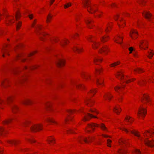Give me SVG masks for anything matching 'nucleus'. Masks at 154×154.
I'll use <instances>...</instances> for the list:
<instances>
[{
	"label": "nucleus",
	"instance_id": "nucleus-1",
	"mask_svg": "<svg viewBox=\"0 0 154 154\" xmlns=\"http://www.w3.org/2000/svg\"><path fill=\"white\" fill-rule=\"evenodd\" d=\"M95 127H100L102 130L108 131L107 128L102 123L101 125H99L97 124L92 123L88 125V127L86 128L87 131L88 132L90 131L88 129V128H91L93 130H94V128Z\"/></svg>",
	"mask_w": 154,
	"mask_h": 154
},
{
	"label": "nucleus",
	"instance_id": "nucleus-2",
	"mask_svg": "<svg viewBox=\"0 0 154 154\" xmlns=\"http://www.w3.org/2000/svg\"><path fill=\"white\" fill-rule=\"evenodd\" d=\"M84 6L87 8L88 11L90 13H93L96 11V10L90 5L89 0H84L83 2Z\"/></svg>",
	"mask_w": 154,
	"mask_h": 154
},
{
	"label": "nucleus",
	"instance_id": "nucleus-3",
	"mask_svg": "<svg viewBox=\"0 0 154 154\" xmlns=\"http://www.w3.org/2000/svg\"><path fill=\"white\" fill-rule=\"evenodd\" d=\"M15 18L16 20L18 21L16 23V29L18 30L19 29L21 26V22L18 21V20L21 17V15L19 12H17L16 13Z\"/></svg>",
	"mask_w": 154,
	"mask_h": 154
},
{
	"label": "nucleus",
	"instance_id": "nucleus-4",
	"mask_svg": "<svg viewBox=\"0 0 154 154\" xmlns=\"http://www.w3.org/2000/svg\"><path fill=\"white\" fill-rule=\"evenodd\" d=\"M42 125H32L31 128V130L33 132H36L42 130Z\"/></svg>",
	"mask_w": 154,
	"mask_h": 154
},
{
	"label": "nucleus",
	"instance_id": "nucleus-5",
	"mask_svg": "<svg viewBox=\"0 0 154 154\" xmlns=\"http://www.w3.org/2000/svg\"><path fill=\"white\" fill-rule=\"evenodd\" d=\"M123 72L122 71L120 72H117V73L116 74V76L120 77L121 79L123 78L125 80V82L126 83H128L129 82H131V80H127V79L128 78V76H126V77H124L123 75Z\"/></svg>",
	"mask_w": 154,
	"mask_h": 154
},
{
	"label": "nucleus",
	"instance_id": "nucleus-6",
	"mask_svg": "<svg viewBox=\"0 0 154 154\" xmlns=\"http://www.w3.org/2000/svg\"><path fill=\"white\" fill-rule=\"evenodd\" d=\"M137 113L138 116L144 117L146 114V110L144 108L140 107L138 110Z\"/></svg>",
	"mask_w": 154,
	"mask_h": 154
},
{
	"label": "nucleus",
	"instance_id": "nucleus-7",
	"mask_svg": "<svg viewBox=\"0 0 154 154\" xmlns=\"http://www.w3.org/2000/svg\"><path fill=\"white\" fill-rule=\"evenodd\" d=\"M93 139V137H89L88 138L82 137L79 138V141L81 143H82V141H84L86 143H88L91 141Z\"/></svg>",
	"mask_w": 154,
	"mask_h": 154
},
{
	"label": "nucleus",
	"instance_id": "nucleus-8",
	"mask_svg": "<svg viewBox=\"0 0 154 154\" xmlns=\"http://www.w3.org/2000/svg\"><path fill=\"white\" fill-rule=\"evenodd\" d=\"M121 129L123 131H125L126 133H128L129 132H130L131 133L134 134L135 136L138 137H140V135L138 134V132L135 131H133L130 130H128L124 127H122Z\"/></svg>",
	"mask_w": 154,
	"mask_h": 154
},
{
	"label": "nucleus",
	"instance_id": "nucleus-9",
	"mask_svg": "<svg viewBox=\"0 0 154 154\" xmlns=\"http://www.w3.org/2000/svg\"><path fill=\"white\" fill-rule=\"evenodd\" d=\"M91 118H97L96 116H94L92 114L88 113L84 116L83 120L84 121H85L88 120Z\"/></svg>",
	"mask_w": 154,
	"mask_h": 154
},
{
	"label": "nucleus",
	"instance_id": "nucleus-10",
	"mask_svg": "<svg viewBox=\"0 0 154 154\" xmlns=\"http://www.w3.org/2000/svg\"><path fill=\"white\" fill-rule=\"evenodd\" d=\"M103 80L102 78H96V83L97 85H99L103 86L104 85L103 83Z\"/></svg>",
	"mask_w": 154,
	"mask_h": 154
},
{
	"label": "nucleus",
	"instance_id": "nucleus-11",
	"mask_svg": "<svg viewBox=\"0 0 154 154\" xmlns=\"http://www.w3.org/2000/svg\"><path fill=\"white\" fill-rule=\"evenodd\" d=\"M143 16L146 19H149L152 16V14L148 11H145L143 13Z\"/></svg>",
	"mask_w": 154,
	"mask_h": 154
},
{
	"label": "nucleus",
	"instance_id": "nucleus-12",
	"mask_svg": "<svg viewBox=\"0 0 154 154\" xmlns=\"http://www.w3.org/2000/svg\"><path fill=\"white\" fill-rule=\"evenodd\" d=\"M145 144L150 147H152L154 146V141H151L148 140H145Z\"/></svg>",
	"mask_w": 154,
	"mask_h": 154
},
{
	"label": "nucleus",
	"instance_id": "nucleus-13",
	"mask_svg": "<svg viewBox=\"0 0 154 154\" xmlns=\"http://www.w3.org/2000/svg\"><path fill=\"white\" fill-rule=\"evenodd\" d=\"M108 51V48L106 47L103 46L100 49L99 52L100 53H102V52H103L106 54V52Z\"/></svg>",
	"mask_w": 154,
	"mask_h": 154
},
{
	"label": "nucleus",
	"instance_id": "nucleus-14",
	"mask_svg": "<svg viewBox=\"0 0 154 154\" xmlns=\"http://www.w3.org/2000/svg\"><path fill=\"white\" fill-rule=\"evenodd\" d=\"M141 100L143 102H144L145 101L149 102L150 101V100L147 95L144 94L143 95V97L142 98Z\"/></svg>",
	"mask_w": 154,
	"mask_h": 154
},
{
	"label": "nucleus",
	"instance_id": "nucleus-15",
	"mask_svg": "<svg viewBox=\"0 0 154 154\" xmlns=\"http://www.w3.org/2000/svg\"><path fill=\"white\" fill-rule=\"evenodd\" d=\"M92 21L93 20L91 19H88L85 20V23L89 28H91V26H93V25L91 23Z\"/></svg>",
	"mask_w": 154,
	"mask_h": 154
},
{
	"label": "nucleus",
	"instance_id": "nucleus-16",
	"mask_svg": "<svg viewBox=\"0 0 154 154\" xmlns=\"http://www.w3.org/2000/svg\"><path fill=\"white\" fill-rule=\"evenodd\" d=\"M64 60H62L59 59L56 63L57 66L58 67H60L64 65Z\"/></svg>",
	"mask_w": 154,
	"mask_h": 154
},
{
	"label": "nucleus",
	"instance_id": "nucleus-17",
	"mask_svg": "<svg viewBox=\"0 0 154 154\" xmlns=\"http://www.w3.org/2000/svg\"><path fill=\"white\" fill-rule=\"evenodd\" d=\"M138 35V33L137 31L135 30H131V35L132 37L137 38V35Z\"/></svg>",
	"mask_w": 154,
	"mask_h": 154
},
{
	"label": "nucleus",
	"instance_id": "nucleus-18",
	"mask_svg": "<svg viewBox=\"0 0 154 154\" xmlns=\"http://www.w3.org/2000/svg\"><path fill=\"white\" fill-rule=\"evenodd\" d=\"M154 129H152L150 130L147 131L145 133V135L147 136L149 135H154Z\"/></svg>",
	"mask_w": 154,
	"mask_h": 154
},
{
	"label": "nucleus",
	"instance_id": "nucleus-19",
	"mask_svg": "<svg viewBox=\"0 0 154 154\" xmlns=\"http://www.w3.org/2000/svg\"><path fill=\"white\" fill-rule=\"evenodd\" d=\"M7 131L3 127L0 126V136H3L4 134L6 133Z\"/></svg>",
	"mask_w": 154,
	"mask_h": 154
},
{
	"label": "nucleus",
	"instance_id": "nucleus-20",
	"mask_svg": "<svg viewBox=\"0 0 154 154\" xmlns=\"http://www.w3.org/2000/svg\"><path fill=\"white\" fill-rule=\"evenodd\" d=\"M11 108L13 112L14 113L16 112V111L18 109L17 106L15 105H13L11 106Z\"/></svg>",
	"mask_w": 154,
	"mask_h": 154
},
{
	"label": "nucleus",
	"instance_id": "nucleus-21",
	"mask_svg": "<svg viewBox=\"0 0 154 154\" xmlns=\"http://www.w3.org/2000/svg\"><path fill=\"white\" fill-rule=\"evenodd\" d=\"M112 97V96L109 93L106 94L104 96L105 99H108V100H110Z\"/></svg>",
	"mask_w": 154,
	"mask_h": 154
},
{
	"label": "nucleus",
	"instance_id": "nucleus-22",
	"mask_svg": "<svg viewBox=\"0 0 154 154\" xmlns=\"http://www.w3.org/2000/svg\"><path fill=\"white\" fill-rule=\"evenodd\" d=\"M113 111L116 113L118 114L120 113L121 109L120 107H115L113 108Z\"/></svg>",
	"mask_w": 154,
	"mask_h": 154
},
{
	"label": "nucleus",
	"instance_id": "nucleus-23",
	"mask_svg": "<svg viewBox=\"0 0 154 154\" xmlns=\"http://www.w3.org/2000/svg\"><path fill=\"white\" fill-rule=\"evenodd\" d=\"M17 58L20 59L23 62H24L26 60V58L23 57V55L22 54H17Z\"/></svg>",
	"mask_w": 154,
	"mask_h": 154
},
{
	"label": "nucleus",
	"instance_id": "nucleus-24",
	"mask_svg": "<svg viewBox=\"0 0 154 154\" xmlns=\"http://www.w3.org/2000/svg\"><path fill=\"white\" fill-rule=\"evenodd\" d=\"M13 119H6L5 120H4L2 121L3 123L5 125H8L9 123H10V122H11V121H12V120Z\"/></svg>",
	"mask_w": 154,
	"mask_h": 154
},
{
	"label": "nucleus",
	"instance_id": "nucleus-25",
	"mask_svg": "<svg viewBox=\"0 0 154 154\" xmlns=\"http://www.w3.org/2000/svg\"><path fill=\"white\" fill-rule=\"evenodd\" d=\"M32 103V101L26 99L23 100L22 103L25 105H28Z\"/></svg>",
	"mask_w": 154,
	"mask_h": 154
},
{
	"label": "nucleus",
	"instance_id": "nucleus-26",
	"mask_svg": "<svg viewBox=\"0 0 154 154\" xmlns=\"http://www.w3.org/2000/svg\"><path fill=\"white\" fill-rule=\"evenodd\" d=\"M100 42H94L93 46L94 48H97L98 46L100 45Z\"/></svg>",
	"mask_w": 154,
	"mask_h": 154
},
{
	"label": "nucleus",
	"instance_id": "nucleus-27",
	"mask_svg": "<svg viewBox=\"0 0 154 154\" xmlns=\"http://www.w3.org/2000/svg\"><path fill=\"white\" fill-rule=\"evenodd\" d=\"M35 28L36 29L35 32L37 34H40V30L41 29V27L39 25H38L35 27Z\"/></svg>",
	"mask_w": 154,
	"mask_h": 154
},
{
	"label": "nucleus",
	"instance_id": "nucleus-28",
	"mask_svg": "<svg viewBox=\"0 0 154 154\" xmlns=\"http://www.w3.org/2000/svg\"><path fill=\"white\" fill-rule=\"evenodd\" d=\"M73 50L74 52L77 51L78 53H79L80 52L82 51V49L76 47H75L73 48Z\"/></svg>",
	"mask_w": 154,
	"mask_h": 154
},
{
	"label": "nucleus",
	"instance_id": "nucleus-29",
	"mask_svg": "<svg viewBox=\"0 0 154 154\" xmlns=\"http://www.w3.org/2000/svg\"><path fill=\"white\" fill-rule=\"evenodd\" d=\"M134 72H137L138 73L143 72L144 71L142 69L139 68H137V69H134Z\"/></svg>",
	"mask_w": 154,
	"mask_h": 154
},
{
	"label": "nucleus",
	"instance_id": "nucleus-30",
	"mask_svg": "<svg viewBox=\"0 0 154 154\" xmlns=\"http://www.w3.org/2000/svg\"><path fill=\"white\" fill-rule=\"evenodd\" d=\"M13 17L11 18H7V20H6V23H14V21H13L12 20V19Z\"/></svg>",
	"mask_w": 154,
	"mask_h": 154
},
{
	"label": "nucleus",
	"instance_id": "nucleus-31",
	"mask_svg": "<svg viewBox=\"0 0 154 154\" xmlns=\"http://www.w3.org/2000/svg\"><path fill=\"white\" fill-rule=\"evenodd\" d=\"M74 84L76 85L77 88L79 89H80L81 88H84L85 87L84 85H82V84H77L75 83H74Z\"/></svg>",
	"mask_w": 154,
	"mask_h": 154
},
{
	"label": "nucleus",
	"instance_id": "nucleus-32",
	"mask_svg": "<svg viewBox=\"0 0 154 154\" xmlns=\"http://www.w3.org/2000/svg\"><path fill=\"white\" fill-rule=\"evenodd\" d=\"M119 154H125L126 151L125 149H119L118 152Z\"/></svg>",
	"mask_w": 154,
	"mask_h": 154
},
{
	"label": "nucleus",
	"instance_id": "nucleus-33",
	"mask_svg": "<svg viewBox=\"0 0 154 154\" xmlns=\"http://www.w3.org/2000/svg\"><path fill=\"white\" fill-rule=\"evenodd\" d=\"M120 63V61H117L116 62H114L110 65V66L111 67H114L117 65L119 64Z\"/></svg>",
	"mask_w": 154,
	"mask_h": 154
},
{
	"label": "nucleus",
	"instance_id": "nucleus-34",
	"mask_svg": "<svg viewBox=\"0 0 154 154\" xmlns=\"http://www.w3.org/2000/svg\"><path fill=\"white\" fill-rule=\"evenodd\" d=\"M18 141L10 140L8 141V143L11 144L16 145L18 143Z\"/></svg>",
	"mask_w": 154,
	"mask_h": 154
},
{
	"label": "nucleus",
	"instance_id": "nucleus-35",
	"mask_svg": "<svg viewBox=\"0 0 154 154\" xmlns=\"http://www.w3.org/2000/svg\"><path fill=\"white\" fill-rule=\"evenodd\" d=\"M102 61V59H98L96 58H94V61L95 64H97V62H101Z\"/></svg>",
	"mask_w": 154,
	"mask_h": 154
},
{
	"label": "nucleus",
	"instance_id": "nucleus-36",
	"mask_svg": "<svg viewBox=\"0 0 154 154\" xmlns=\"http://www.w3.org/2000/svg\"><path fill=\"white\" fill-rule=\"evenodd\" d=\"M148 53L149 54V55L147 56L149 58H151L153 55L154 54V53L152 52V51H148Z\"/></svg>",
	"mask_w": 154,
	"mask_h": 154
},
{
	"label": "nucleus",
	"instance_id": "nucleus-37",
	"mask_svg": "<svg viewBox=\"0 0 154 154\" xmlns=\"http://www.w3.org/2000/svg\"><path fill=\"white\" fill-rule=\"evenodd\" d=\"M93 101L91 100L90 98H87L85 100V102L86 104H88L90 103H92Z\"/></svg>",
	"mask_w": 154,
	"mask_h": 154
},
{
	"label": "nucleus",
	"instance_id": "nucleus-38",
	"mask_svg": "<svg viewBox=\"0 0 154 154\" xmlns=\"http://www.w3.org/2000/svg\"><path fill=\"white\" fill-rule=\"evenodd\" d=\"M36 68V66H32V67H29L28 68L26 66H25L24 67V69H28V70L32 69H35Z\"/></svg>",
	"mask_w": 154,
	"mask_h": 154
},
{
	"label": "nucleus",
	"instance_id": "nucleus-39",
	"mask_svg": "<svg viewBox=\"0 0 154 154\" xmlns=\"http://www.w3.org/2000/svg\"><path fill=\"white\" fill-rule=\"evenodd\" d=\"M52 16L49 14L47 17V22H49L50 20L52 18Z\"/></svg>",
	"mask_w": 154,
	"mask_h": 154
},
{
	"label": "nucleus",
	"instance_id": "nucleus-40",
	"mask_svg": "<svg viewBox=\"0 0 154 154\" xmlns=\"http://www.w3.org/2000/svg\"><path fill=\"white\" fill-rule=\"evenodd\" d=\"M71 5V3L70 2L64 5V8H67Z\"/></svg>",
	"mask_w": 154,
	"mask_h": 154
},
{
	"label": "nucleus",
	"instance_id": "nucleus-41",
	"mask_svg": "<svg viewBox=\"0 0 154 154\" xmlns=\"http://www.w3.org/2000/svg\"><path fill=\"white\" fill-rule=\"evenodd\" d=\"M144 81L143 80L141 81H138V84L140 86H141L144 85Z\"/></svg>",
	"mask_w": 154,
	"mask_h": 154
},
{
	"label": "nucleus",
	"instance_id": "nucleus-42",
	"mask_svg": "<svg viewBox=\"0 0 154 154\" xmlns=\"http://www.w3.org/2000/svg\"><path fill=\"white\" fill-rule=\"evenodd\" d=\"M126 140H121L119 142L120 145H122V144L126 143Z\"/></svg>",
	"mask_w": 154,
	"mask_h": 154
},
{
	"label": "nucleus",
	"instance_id": "nucleus-43",
	"mask_svg": "<svg viewBox=\"0 0 154 154\" xmlns=\"http://www.w3.org/2000/svg\"><path fill=\"white\" fill-rule=\"evenodd\" d=\"M112 142V141L111 140H110L109 139H108L107 140V146L109 147H111V146L110 145V144Z\"/></svg>",
	"mask_w": 154,
	"mask_h": 154
},
{
	"label": "nucleus",
	"instance_id": "nucleus-44",
	"mask_svg": "<svg viewBox=\"0 0 154 154\" xmlns=\"http://www.w3.org/2000/svg\"><path fill=\"white\" fill-rule=\"evenodd\" d=\"M134 154H141V153L140 151L137 149H135L134 152Z\"/></svg>",
	"mask_w": 154,
	"mask_h": 154
},
{
	"label": "nucleus",
	"instance_id": "nucleus-45",
	"mask_svg": "<svg viewBox=\"0 0 154 154\" xmlns=\"http://www.w3.org/2000/svg\"><path fill=\"white\" fill-rule=\"evenodd\" d=\"M67 131L68 133H74L73 130L72 128L69 129Z\"/></svg>",
	"mask_w": 154,
	"mask_h": 154
},
{
	"label": "nucleus",
	"instance_id": "nucleus-46",
	"mask_svg": "<svg viewBox=\"0 0 154 154\" xmlns=\"http://www.w3.org/2000/svg\"><path fill=\"white\" fill-rule=\"evenodd\" d=\"M130 117H126L125 119L127 121V122H130V123H132V122L133 121V120L132 119H130Z\"/></svg>",
	"mask_w": 154,
	"mask_h": 154
},
{
	"label": "nucleus",
	"instance_id": "nucleus-47",
	"mask_svg": "<svg viewBox=\"0 0 154 154\" xmlns=\"http://www.w3.org/2000/svg\"><path fill=\"white\" fill-rule=\"evenodd\" d=\"M47 121L48 122H51L53 123H55V122L52 119L50 118H48L47 119Z\"/></svg>",
	"mask_w": 154,
	"mask_h": 154
},
{
	"label": "nucleus",
	"instance_id": "nucleus-48",
	"mask_svg": "<svg viewBox=\"0 0 154 154\" xmlns=\"http://www.w3.org/2000/svg\"><path fill=\"white\" fill-rule=\"evenodd\" d=\"M53 140H54V139L52 137H49L48 139V141L49 142H52Z\"/></svg>",
	"mask_w": 154,
	"mask_h": 154
},
{
	"label": "nucleus",
	"instance_id": "nucleus-49",
	"mask_svg": "<svg viewBox=\"0 0 154 154\" xmlns=\"http://www.w3.org/2000/svg\"><path fill=\"white\" fill-rule=\"evenodd\" d=\"M12 100V97H8L7 98V103H9V102H10V101H11Z\"/></svg>",
	"mask_w": 154,
	"mask_h": 154
},
{
	"label": "nucleus",
	"instance_id": "nucleus-50",
	"mask_svg": "<svg viewBox=\"0 0 154 154\" xmlns=\"http://www.w3.org/2000/svg\"><path fill=\"white\" fill-rule=\"evenodd\" d=\"M29 141L31 143H34L36 142V140H35L33 138L29 140Z\"/></svg>",
	"mask_w": 154,
	"mask_h": 154
},
{
	"label": "nucleus",
	"instance_id": "nucleus-51",
	"mask_svg": "<svg viewBox=\"0 0 154 154\" xmlns=\"http://www.w3.org/2000/svg\"><path fill=\"white\" fill-rule=\"evenodd\" d=\"M95 70L97 73H100L101 72V68H100L98 69H96Z\"/></svg>",
	"mask_w": 154,
	"mask_h": 154
},
{
	"label": "nucleus",
	"instance_id": "nucleus-52",
	"mask_svg": "<svg viewBox=\"0 0 154 154\" xmlns=\"http://www.w3.org/2000/svg\"><path fill=\"white\" fill-rule=\"evenodd\" d=\"M5 103V102L4 100L0 99V105H3Z\"/></svg>",
	"mask_w": 154,
	"mask_h": 154
},
{
	"label": "nucleus",
	"instance_id": "nucleus-53",
	"mask_svg": "<svg viewBox=\"0 0 154 154\" xmlns=\"http://www.w3.org/2000/svg\"><path fill=\"white\" fill-rule=\"evenodd\" d=\"M115 89L116 91H118V90H121V87L119 86H117L115 88Z\"/></svg>",
	"mask_w": 154,
	"mask_h": 154
},
{
	"label": "nucleus",
	"instance_id": "nucleus-54",
	"mask_svg": "<svg viewBox=\"0 0 154 154\" xmlns=\"http://www.w3.org/2000/svg\"><path fill=\"white\" fill-rule=\"evenodd\" d=\"M145 1L144 0H139L138 3L140 4H142L143 5V3H145Z\"/></svg>",
	"mask_w": 154,
	"mask_h": 154
},
{
	"label": "nucleus",
	"instance_id": "nucleus-55",
	"mask_svg": "<svg viewBox=\"0 0 154 154\" xmlns=\"http://www.w3.org/2000/svg\"><path fill=\"white\" fill-rule=\"evenodd\" d=\"M90 92L91 93L94 94L97 91L95 89H93L90 91Z\"/></svg>",
	"mask_w": 154,
	"mask_h": 154
},
{
	"label": "nucleus",
	"instance_id": "nucleus-56",
	"mask_svg": "<svg viewBox=\"0 0 154 154\" xmlns=\"http://www.w3.org/2000/svg\"><path fill=\"white\" fill-rule=\"evenodd\" d=\"M2 52H5L7 53L8 52V50L6 48H4V49L2 50Z\"/></svg>",
	"mask_w": 154,
	"mask_h": 154
},
{
	"label": "nucleus",
	"instance_id": "nucleus-57",
	"mask_svg": "<svg viewBox=\"0 0 154 154\" xmlns=\"http://www.w3.org/2000/svg\"><path fill=\"white\" fill-rule=\"evenodd\" d=\"M91 111L92 113L95 112L97 114H98V112H97V111H96L95 109H94V110L91 109Z\"/></svg>",
	"mask_w": 154,
	"mask_h": 154
},
{
	"label": "nucleus",
	"instance_id": "nucleus-58",
	"mask_svg": "<svg viewBox=\"0 0 154 154\" xmlns=\"http://www.w3.org/2000/svg\"><path fill=\"white\" fill-rule=\"evenodd\" d=\"M129 50L130 51V53H131L132 51L133 50V49L132 47H131L129 48Z\"/></svg>",
	"mask_w": 154,
	"mask_h": 154
},
{
	"label": "nucleus",
	"instance_id": "nucleus-59",
	"mask_svg": "<svg viewBox=\"0 0 154 154\" xmlns=\"http://www.w3.org/2000/svg\"><path fill=\"white\" fill-rule=\"evenodd\" d=\"M36 52H37V51H35L33 52L32 53H31L30 54H29V55H28V57H30V56H32L33 54H34V53H36Z\"/></svg>",
	"mask_w": 154,
	"mask_h": 154
},
{
	"label": "nucleus",
	"instance_id": "nucleus-60",
	"mask_svg": "<svg viewBox=\"0 0 154 154\" xmlns=\"http://www.w3.org/2000/svg\"><path fill=\"white\" fill-rule=\"evenodd\" d=\"M75 111V110H68L67 111V112L69 113H73Z\"/></svg>",
	"mask_w": 154,
	"mask_h": 154
},
{
	"label": "nucleus",
	"instance_id": "nucleus-61",
	"mask_svg": "<svg viewBox=\"0 0 154 154\" xmlns=\"http://www.w3.org/2000/svg\"><path fill=\"white\" fill-rule=\"evenodd\" d=\"M46 107H47V108H48L50 107V104H49V103L46 104Z\"/></svg>",
	"mask_w": 154,
	"mask_h": 154
},
{
	"label": "nucleus",
	"instance_id": "nucleus-62",
	"mask_svg": "<svg viewBox=\"0 0 154 154\" xmlns=\"http://www.w3.org/2000/svg\"><path fill=\"white\" fill-rule=\"evenodd\" d=\"M22 45H20L18 46H17V49H19L20 48H21L22 46Z\"/></svg>",
	"mask_w": 154,
	"mask_h": 154
},
{
	"label": "nucleus",
	"instance_id": "nucleus-63",
	"mask_svg": "<svg viewBox=\"0 0 154 154\" xmlns=\"http://www.w3.org/2000/svg\"><path fill=\"white\" fill-rule=\"evenodd\" d=\"M29 17L31 19H32L33 18V15L32 14H30L29 15Z\"/></svg>",
	"mask_w": 154,
	"mask_h": 154
},
{
	"label": "nucleus",
	"instance_id": "nucleus-64",
	"mask_svg": "<svg viewBox=\"0 0 154 154\" xmlns=\"http://www.w3.org/2000/svg\"><path fill=\"white\" fill-rule=\"evenodd\" d=\"M119 15L117 14L116 16V17L115 18V20H118V18L119 17Z\"/></svg>",
	"mask_w": 154,
	"mask_h": 154
}]
</instances>
